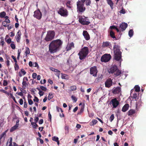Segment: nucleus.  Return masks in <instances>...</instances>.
I'll use <instances>...</instances> for the list:
<instances>
[{
  "mask_svg": "<svg viewBox=\"0 0 146 146\" xmlns=\"http://www.w3.org/2000/svg\"><path fill=\"white\" fill-rule=\"evenodd\" d=\"M119 13H122L123 14H125V9H124L123 8H122L121 10L120 11Z\"/></svg>",
  "mask_w": 146,
  "mask_h": 146,
  "instance_id": "obj_54",
  "label": "nucleus"
},
{
  "mask_svg": "<svg viewBox=\"0 0 146 146\" xmlns=\"http://www.w3.org/2000/svg\"><path fill=\"white\" fill-rule=\"evenodd\" d=\"M111 44L109 42H103L102 45L103 47H107Z\"/></svg>",
  "mask_w": 146,
  "mask_h": 146,
  "instance_id": "obj_23",
  "label": "nucleus"
},
{
  "mask_svg": "<svg viewBox=\"0 0 146 146\" xmlns=\"http://www.w3.org/2000/svg\"><path fill=\"white\" fill-rule=\"evenodd\" d=\"M8 83L5 80H3V85L4 86H6L7 85Z\"/></svg>",
  "mask_w": 146,
  "mask_h": 146,
  "instance_id": "obj_59",
  "label": "nucleus"
},
{
  "mask_svg": "<svg viewBox=\"0 0 146 146\" xmlns=\"http://www.w3.org/2000/svg\"><path fill=\"white\" fill-rule=\"evenodd\" d=\"M52 140L55 141L57 142L58 140V138L57 137L54 136L52 138Z\"/></svg>",
  "mask_w": 146,
  "mask_h": 146,
  "instance_id": "obj_48",
  "label": "nucleus"
},
{
  "mask_svg": "<svg viewBox=\"0 0 146 146\" xmlns=\"http://www.w3.org/2000/svg\"><path fill=\"white\" fill-rule=\"evenodd\" d=\"M39 120V118L38 117H35L34 119V121L36 123H37Z\"/></svg>",
  "mask_w": 146,
  "mask_h": 146,
  "instance_id": "obj_61",
  "label": "nucleus"
},
{
  "mask_svg": "<svg viewBox=\"0 0 146 146\" xmlns=\"http://www.w3.org/2000/svg\"><path fill=\"white\" fill-rule=\"evenodd\" d=\"M0 92H3L7 94V95H8V96L9 95V94L8 92L7 91L5 90H0Z\"/></svg>",
  "mask_w": 146,
  "mask_h": 146,
  "instance_id": "obj_51",
  "label": "nucleus"
},
{
  "mask_svg": "<svg viewBox=\"0 0 146 146\" xmlns=\"http://www.w3.org/2000/svg\"><path fill=\"white\" fill-rule=\"evenodd\" d=\"M112 84L113 82L111 79L109 78L105 82V86L106 88H109L112 85Z\"/></svg>",
  "mask_w": 146,
  "mask_h": 146,
  "instance_id": "obj_12",
  "label": "nucleus"
},
{
  "mask_svg": "<svg viewBox=\"0 0 146 146\" xmlns=\"http://www.w3.org/2000/svg\"><path fill=\"white\" fill-rule=\"evenodd\" d=\"M55 34V31L53 30L48 31L44 38V40L46 42L51 41L54 38Z\"/></svg>",
  "mask_w": 146,
  "mask_h": 146,
  "instance_id": "obj_4",
  "label": "nucleus"
},
{
  "mask_svg": "<svg viewBox=\"0 0 146 146\" xmlns=\"http://www.w3.org/2000/svg\"><path fill=\"white\" fill-rule=\"evenodd\" d=\"M2 23V25H3V26H4V27H7V23H6V22H5V21L3 22Z\"/></svg>",
  "mask_w": 146,
  "mask_h": 146,
  "instance_id": "obj_60",
  "label": "nucleus"
},
{
  "mask_svg": "<svg viewBox=\"0 0 146 146\" xmlns=\"http://www.w3.org/2000/svg\"><path fill=\"white\" fill-rule=\"evenodd\" d=\"M12 58L14 60L15 63H17V61L15 56H14L12 55Z\"/></svg>",
  "mask_w": 146,
  "mask_h": 146,
  "instance_id": "obj_62",
  "label": "nucleus"
},
{
  "mask_svg": "<svg viewBox=\"0 0 146 146\" xmlns=\"http://www.w3.org/2000/svg\"><path fill=\"white\" fill-rule=\"evenodd\" d=\"M70 89L68 90V92L71 93L72 91L76 90H77V88L76 86L73 85L71 86L70 87Z\"/></svg>",
  "mask_w": 146,
  "mask_h": 146,
  "instance_id": "obj_20",
  "label": "nucleus"
},
{
  "mask_svg": "<svg viewBox=\"0 0 146 146\" xmlns=\"http://www.w3.org/2000/svg\"><path fill=\"white\" fill-rule=\"evenodd\" d=\"M9 143L8 146H19L15 142H13V144H12V138L11 137L10 138Z\"/></svg>",
  "mask_w": 146,
  "mask_h": 146,
  "instance_id": "obj_22",
  "label": "nucleus"
},
{
  "mask_svg": "<svg viewBox=\"0 0 146 146\" xmlns=\"http://www.w3.org/2000/svg\"><path fill=\"white\" fill-rule=\"evenodd\" d=\"M11 48L13 49H15V46L14 44L13 43H11Z\"/></svg>",
  "mask_w": 146,
  "mask_h": 146,
  "instance_id": "obj_56",
  "label": "nucleus"
},
{
  "mask_svg": "<svg viewBox=\"0 0 146 146\" xmlns=\"http://www.w3.org/2000/svg\"><path fill=\"white\" fill-rule=\"evenodd\" d=\"M128 26V24L125 23H122L119 25V28L122 31H123L125 30Z\"/></svg>",
  "mask_w": 146,
  "mask_h": 146,
  "instance_id": "obj_14",
  "label": "nucleus"
},
{
  "mask_svg": "<svg viewBox=\"0 0 146 146\" xmlns=\"http://www.w3.org/2000/svg\"><path fill=\"white\" fill-rule=\"evenodd\" d=\"M42 13L38 9L34 11L33 16L35 18L38 20H40L42 17Z\"/></svg>",
  "mask_w": 146,
  "mask_h": 146,
  "instance_id": "obj_9",
  "label": "nucleus"
},
{
  "mask_svg": "<svg viewBox=\"0 0 146 146\" xmlns=\"http://www.w3.org/2000/svg\"><path fill=\"white\" fill-rule=\"evenodd\" d=\"M7 29L9 30L11 29L13 27L10 24H9L8 25H7Z\"/></svg>",
  "mask_w": 146,
  "mask_h": 146,
  "instance_id": "obj_58",
  "label": "nucleus"
},
{
  "mask_svg": "<svg viewBox=\"0 0 146 146\" xmlns=\"http://www.w3.org/2000/svg\"><path fill=\"white\" fill-rule=\"evenodd\" d=\"M6 15V13L5 11H3L0 13V17L3 18L5 17Z\"/></svg>",
  "mask_w": 146,
  "mask_h": 146,
  "instance_id": "obj_29",
  "label": "nucleus"
},
{
  "mask_svg": "<svg viewBox=\"0 0 146 146\" xmlns=\"http://www.w3.org/2000/svg\"><path fill=\"white\" fill-rule=\"evenodd\" d=\"M25 53L27 54H29L30 53L29 49L28 47H26V51Z\"/></svg>",
  "mask_w": 146,
  "mask_h": 146,
  "instance_id": "obj_43",
  "label": "nucleus"
},
{
  "mask_svg": "<svg viewBox=\"0 0 146 146\" xmlns=\"http://www.w3.org/2000/svg\"><path fill=\"white\" fill-rule=\"evenodd\" d=\"M43 123V120L42 119H40L38 122V123L39 124H42Z\"/></svg>",
  "mask_w": 146,
  "mask_h": 146,
  "instance_id": "obj_63",
  "label": "nucleus"
},
{
  "mask_svg": "<svg viewBox=\"0 0 146 146\" xmlns=\"http://www.w3.org/2000/svg\"><path fill=\"white\" fill-rule=\"evenodd\" d=\"M53 96L52 94L49 93L48 95V99L49 100L52 98H53Z\"/></svg>",
  "mask_w": 146,
  "mask_h": 146,
  "instance_id": "obj_50",
  "label": "nucleus"
},
{
  "mask_svg": "<svg viewBox=\"0 0 146 146\" xmlns=\"http://www.w3.org/2000/svg\"><path fill=\"white\" fill-rule=\"evenodd\" d=\"M98 122V121L96 119H93L92 120V121L91 122L90 124L91 126L94 125L96 124Z\"/></svg>",
  "mask_w": 146,
  "mask_h": 146,
  "instance_id": "obj_30",
  "label": "nucleus"
},
{
  "mask_svg": "<svg viewBox=\"0 0 146 146\" xmlns=\"http://www.w3.org/2000/svg\"><path fill=\"white\" fill-rule=\"evenodd\" d=\"M4 125V120L3 119H0V127H2Z\"/></svg>",
  "mask_w": 146,
  "mask_h": 146,
  "instance_id": "obj_41",
  "label": "nucleus"
},
{
  "mask_svg": "<svg viewBox=\"0 0 146 146\" xmlns=\"http://www.w3.org/2000/svg\"><path fill=\"white\" fill-rule=\"evenodd\" d=\"M71 98L73 100L74 102H76L77 100V98H76V97H75L73 95H72L71 96Z\"/></svg>",
  "mask_w": 146,
  "mask_h": 146,
  "instance_id": "obj_36",
  "label": "nucleus"
},
{
  "mask_svg": "<svg viewBox=\"0 0 146 146\" xmlns=\"http://www.w3.org/2000/svg\"><path fill=\"white\" fill-rule=\"evenodd\" d=\"M20 72L21 73L23 74V75H25L26 73V72L23 69H21Z\"/></svg>",
  "mask_w": 146,
  "mask_h": 146,
  "instance_id": "obj_53",
  "label": "nucleus"
},
{
  "mask_svg": "<svg viewBox=\"0 0 146 146\" xmlns=\"http://www.w3.org/2000/svg\"><path fill=\"white\" fill-rule=\"evenodd\" d=\"M70 3L71 2L70 1H68L66 3V5L67 7L70 8H71V6H70Z\"/></svg>",
  "mask_w": 146,
  "mask_h": 146,
  "instance_id": "obj_44",
  "label": "nucleus"
},
{
  "mask_svg": "<svg viewBox=\"0 0 146 146\" xmlns=\"http://www.w3.org/2000/svg\"><path fill=\"white\" fill-rule=\"evenodd\" d=\"M36 123L34 122H31V124L33 125V127L34 129H36L37 127L38 126Z\"/></svg>",
  "mask_w": 146,
  "mask_h": 146,
  "instance_id": "obj_31",
  "label": "nucleus"
},
{
  "mask_svg": "<svg viewBox=\"0 0 146 146\" xmlns=\"http://www.w3.org/2000/svg\"><path fill=\"white\" fill-rule=\"evenodd\" d=\"M15 70H18L19 68V65L17 64V63H15Z\"/></svg>",
  "mask_w": 146,
  "mask_h": 146,
  "instance_id": "obj_40",
  "label": "nucleus"
},
{
  "mask_svg": "<svg viewBox=\"0 0 146 146\" xmlns=\"http://www.w3.org/2000/svg\"><path fill=\"white\" fill-rule=\"evenodd\" d=\"M115 72V73L114 74L116 76H119L121 74V71L119 70L118 68L117 70Z\"/></svg>",
  "mask_w": 146,
  "mask_h": 146,
  "instance_id": "obj_28",
  "label": "nucleus"
},
{
  "mask_svg": "<svg viewBox=\"0 0 146 146\" xmlns=\"http://www.w3.org/2000/svg\"><path fill=\"white\" fill-rule=\"evenodd\" d=\"M33 101L35 102H38L39 101V99L36 96H35V99H33Z\"/></svg>",
  "mask_w": 146,
  "mask_h": 146,
  "instance_id": "obj_55",
  "label": "nucleus"
},
{
  "mask_svg": "<svg viewBox=\"0 0 146 146\" xmlns=\"http://www.w3.org/2000/svg\"><path fill=\"white\" fill-rule=\"evenodd\" d=\"M58 13L61 16L63 17H66L68 15L67 11L63 7L60 8L58 11Z\"/></svg>",
  "mask_w": 146,
  "mask_h": 146,
  "instance_id": "obj_7",
  "label": "nucleus"
},
{
  "mask_svg": "<svg viewBox=\"0 0 146 146\" xmlns=\"http://www.w3.org/2000/svg\"><path fill=\"white\" fill-rule=\"evenodd\" d=\"M136 113V110H135L131 109L130 110L127 112V114L129 116L131 117L134 116Z\"/></svg>",
  "mask_w": 146,
  "mask_h": 146,
  "instance_id": "obj_16",
  "label": "nucleus"
},
{
  "mask_svg": "<svg viewBox=\"0 0 146 146\" xmlns=\"http://www.w3.org/2000/svg\"><path fill=\"white\" fill-rule=\"evenodd\" d=\"M77 11L80 13L84 12L86 10L84 3H82L80 1L77 2Z\"/></svg>",
  "mask_w": 146,
  "mask_h": 146,
  "instance_id": "obj_5",
  "label": "nucleus"
},
{
  "mask_svg": "<svg viewBox=\"0 0 146 146\" xmlns=\"http://www.w3.org/2000/svg\"><path fill=\"white\" fill-rule=\"evenodd\" d=\"M74 44L73 42H72L68 44L67 47H66V51H68L70 50L72 48H74Z\"/></svg>",
  "mask_w": 146,
  "mask_h": 146,
  "instance_id": "obj_19",
  "label": "nucleus"
},
{
  "mask_svg": "<svg viewBox=\"0 0 146 146\" xmlns=\"http://www.w3.org/2000/svg\"><path fill=\"white\" fill-rule=\"evenodd\" d=\"M21 33L20 30H19L15 37L17 41L18 42H20V40L21 38Z\"/></svg>",
  "mask_w": 146,
  "mask_h": 146,
  "instance_id": "obj_17",
  "label": "nucleus"
},
{
  "mask_svg": "<svg viewBox=\"0 0 146 146\" xmlns=\"http://www.w3.org/2000/svg\"><path fill=\"white\" fill-rule=\"evenodd\" d=\"M129 107V105L128 104H126L123 107L121 110L123 112H125L128 110Z\"/></svg>",
  "mask_w": 146,
  "mask_h": 146,
  "instance_id": "obj_21",
  "label": "nucleus"
},
{
  "mask_svg": "<svg viewBox=\"0 0 146 146\" xmlns=\"http://www.w3.org/2000/svg\"><path fill=\"white\" fill-rule=\"evenodd\" d=\"M64 129L65 130V134H67L69 133V127L68 126H66L64 127Z\"/></svg>",
  "mask_w": 146,
  "mask_h": 146,
  "instance_id": "obj_33",
  "label": "nucleus"
},
{
  "mask_svg": "<svg viewBox=\"0 0 146 146\" xmlns=\"http://www.w3.org/2000/svg\"><path fill=\"white\" fill-rule=\"evenodd\" d=\"M40 88L42 90L44 91H46L47 90L46 88L43 86H40Z\"/></svg>",
  "mask_w": 146,
  "mask_h": 146,
  "instance_id": "obj_49",
  "label": "nucleus"
},
{
  "mask_svg": "<svg viewBox=\"0 0 146 146\" xmlns=\"http://www.w3.org/2000/svg\"><path fill=\"white\" fill-rule=\"evenodd\" d=\"M111 58V56L110 54H105L102 56L101 60L102 62H107L110 60Z\"/></svg>",
  "mask_w": 146,
  "mask_h": 146,
  "instance_id": "obj_10",
  "label": "nucleus"
},
{
  "mask_svg": "<svg viewBox=\"0 0 146 146\" xmlns=\"http://www.w3.org/2000/svg\"><path fill=\"white\" fill-rule=\"evenodd\" d=\"M120 47L118 45L115 44L113 47V59L121 62L122 59L121 58V52L120 50Z\"/></svg>",
  "mask_w": 146,
  "mask_h": 146,
  "instance_id": "obj_2",
  "label": "nucleus"
},
{
  "mask_svg": "<svg viewBox=\"0 0 146 146\" xmlns=\"http://www.w3.org/2000/svg\"><path fill=\"white\" fill-rule=\"evenodd\" d=\"M114 118V115L113 114H112V115H111L110 116V118H109V120H110V121L111 122L113 121V120Z\"/></svg>",
  "mask_w": 146,
  "mask_h": 146,
  "instance_id": "obj_45",
  "label": "nucleus"
},
{
  "mask_svg": "<svg viewBox=\"0 0 146 146\" xmlns=\"http://www.w3.org/2000/svg\"><path fill=\"white\" fill-rule=\"evenodd\" d=\"M89 53V49L87 47H84L82 48L78 54L80 60L85 59Z\"/></svg>",
  "mask_w": 146,
  "mask_h": 146,
  "instance_id": "obj_3",
  "label": "nucleus"
},
{
  "mask_svg": "<svg viewBox=\"0 0 146 146\" xmlns=\"http://www.w3.org/2000/svg\"><path fill=\"white\" fill-rule=\"evenodd\" d=\"M32 77L33 79H35L37 76V74L35 73H33L32 74Z\"/></svg>",
  "mask_w": 146,
  "mask_h": 146,
  "instance_id": "obj_52",
  "label": "nucleus"
},
{
  "mask_svg": "<svg viewBox=\"0 0 146 146\" xmlns=\"http://www.w3.org/2000/svg\"><path fill=\"white\" fill-rule=\"evenodd\" d=\"M56 109L57 111L58 112H59L60 111L62 113H63V111L62 109L58 106H56Z\"/></svg>",
  "mask_w": 146,
  "mask_h": 146,
  "instance_id": "obj_46",
  "label": "nucleus"
},
{
  "mask_svg": "<svg viewBox=\"0 0 146 146\" xmlns=\"http://www.w3.org/2000/svg\"><path fill=\"white\" fill-rule=\"evenodd\" d=\"M141 99H140V100H139V101L138 102H137L136 103V107L140 106L141 105Z\"/></svg>",
  "mask_w": 146,
  "mask_h": 146,
  "instance_id": "obj_38",
  "label": "nucleus"
},
{
  "mask_svg": "<svg viewBox=\"0 0 146 146\" xmlns=\"http://www.w3.org/2000/svg\"><path fill=\"white\" fill-rule=\"evenodd\" d=\"M18 127L17 126L15 125L14 126L12 127L11 129H10V131L11 132H12L14 131H15L16 130Z\"/></svg>",
  "mask_w": 146,
  "mask_h": 146,
  "instance_id": "obj_27",
  "label": "nucleus"
},
{
  "mask_svg": "<svg viewBox=\"0 0 146 146\" xmlns=\"http://www.w3.org/2000/svg\"><path fill=\"white\" fill-rule=\"evenodd\" d=\"M63 42L60 39L52 41L49 45V50L50 53H54L59 51L62 48Z\"/></svg>",
  "mask_w": 146,
  "mask_h": 146,
  "instance_id": "obj_1",
  "label": "nucleus"
},
{
  "mask_svg": "<svg viewBox=\"0 0 146 146\" xmlns=\"http://www.w3.org/2000/svg\"><path fill=\"white\" fill-rule=\"evenodd\" d=\"M110 36L113 38H116L115 36V33L112 31L111 30L110 31Z\"/></svg>",
  "mask_w": 146,
  "mask_h": 146,
  "instance_id": "obj_25",
  "label": "nucleus"
},
{
  "mask_svg": "<svg viewBox=\"0 0 146 146\" xmlns=\"http://www.w3.org/2000/svg\"><path fill=\"white\" fill-rule=\"evenodd\" d=\"M135 91L136 92H139L140 91V88L138 85H136L134 88Z\"/></svg>",
  "mask_w": 146,
  "mask_h": 146,
  "instance_id": "obj_35",
  "label": "nucleus"
},
{
  "mask_svg": "<svg viewBox=\"0 0 146 146\" xmlns=\"http://www.w3.org/2000/svg\"><path fill=\"white\" fill-rule=\"evenodd\" d=\"M28 101L29 104L30 105H31L33 104V102L31 99H28Z\"/></svg>",
  "mask_w": 146,
  "mask_h": 146,
  "instance_id": "obj_57",
  "label": "nucleus"
},
{
  "mask_svg": "<svg viewBox=\"0 0 146 146\" xmlns=\"http://www.w3.org/2000/svg\"><path fill=\"white\" fill-rule=\"evenodd\" d=\"M133 30L130 29L129 31L128 35L129 36L131 37L133 35Z\"/></svg>",
  "mask_w": 146,
  "mask_h": 146,
  "instance_id": "obj_32",
  "label": "nucleus"
},
{
  "mask_svg": "<svg viewBox=\"0 0 146 146\" xmlns=\"http://www.w3.org/2000/svg\"><path fill=\"white\" fill-rule=\"evenodd\" d=\"M22 85H23V88L25 89V87L27 85V81L23 80V82H22Z\"/></svg>",
  "mask_w": 146,
  "mask_h": 146,
  "instance_id": "obj_37",
  "label": "nucleus"
},
{
  "mask_svg": "<svg viewBox=\"0 0 146 146\" xmlns=\"http://www.w3.org/2000/svg\"><path fill=\"white\" fill-rule=\"evenodd\" d=\"M119 104V102L116 98L112 99L110 103V104H112L114 108H116Z\"/></svg>",
  "mask_w": 146,
  "mask_h": 146,
  "instance_id": "obj_11",
  "label": "nucleus"
},
{
  "mask_svg": "<svg viewBox=\"0 0 146 146\" xmlns=\"http://www.w3.org/2000/svg\"><path fill=\"white\" fill-rule=\"evenodd\" d=\"M98 71L97 66H94L90 68V74L95 77H96Z\"/></svg>",
  "mask_w": 146,
  "mask_h": 146,
  "instance_id": "obj_8",
  "label": "nucleus"
},
{
  "mask_svg": "<svg viewBox=\"0 0 146 146\" xmlns=\"http://www.w3.org/2000/svg\"><path fill=\"white\" fill-rule=\"evenodd\" d=\"M108 4L110 5V7H111V9H113V3L112 2L111 0H109L107 1Z\"/></svg>",
  "mask_w": 146,
  "mask_h": 146,
  "instance_id": "obj_26",
  "label": "nucleus"
},
{
  "mask_svg": "<svg viewBox=\"0 0 146 146\" xmlns=\"http://www.w3.org/2000/svg\"><path fill=\"white\" fill-rule=\"evenodd\" d=\"M19 103L21 105H22L23 104V100L22 99H19Z\"/></svg>",
  "mask_w": 146,
  "mask_h": 146,
  "instance_id": "obj_64",
  "label": "nucleus"
},
{
  "mask_svg": "<svg viewBox=\"0 0 146 146\" xmlns=\"http://www.w3.org/2000/svg\"><path fill=\"white\" fill-rule=\"evenodd\" d=\"M117 70V67L116 66L114 65L111 67L108 70V72L109 73L112 74L115 73L116 71Z\"/></svg>",
  "mask_w": 146,
  "mask_h": 146,
  "instance_id": "obj_13",
  "label": "nucleus"
},
{
  "mask_svg": "<svg viewBox=\"0 0 146 146\" xmlns=\"http://www.w3.org/2000/svg\"><path fill=\"white\" fill-rule=\"evenodd\" d=\"M90 0H86V5L87 6H90L91 4Z\"/></svg>",
  "mask_w": 146,
  "mask_h": 146,
  "instance_id": "obj_42",
  "label": "nucleus"
},
{
  "mask_svg": "<svg viewBox=\"0 0 146 146\" xmlns=\"http://www.w3.org/2000/svg\"><path fill=\"white\" fill-rule=\"evenodd\" d=\"M5 135V132H3L0 135V145L1 144V139Z\"/></svg>",
  "mask_w": 146,
  "mask_h": 146,
  "instance_id": "obj_47",
  "label": "nucleus"
},
{
  "mask_svg": "<svg viewBox=\"0 0 146 146\" xmlns=\"http://www.w3.org/2000/svg\"><path fill=\"white\" fill-rule=\"evenodd\" d=\"M120 91L121 88L119 87H117L115 88H113L112 90V92L114 94H118Z\"/></svg>",
  "mask_w": 146,
  "mask_h": 146,
  "instance_id": "obj_18",
  "label": "nucleus"
},
{
  "mask_svg": "<svg viewBox=\"0 0 146 146\" xmlns=\"http://www.w3.org/2000/svg\"><path fill=\"white\" fill-rule=\"evenodd\" d=\"M139 96L138 94H137L136 93H134L133 94L132 98H133V99H134L135 100L137 101L139 99Z\"/></svg>",
  "mask_w": 146,
  "mask_h": 146,
  "instance_id": "obj_24",
  "label": "nucleus"
},
{
  "mask_svg": "<svg viewBox=\"0 0 146 146\" xmlns=\"http://www.w3.org/2000/svg\"><path fill=\"white\" fill-rule=\"evenodd\" d=\"M50 70L54 72H56L59 73L60 72V71L58 69H56L52 67L50 68Z\"/></svg>",
  "mask_w": 146,
  "mask_h": 146,
  "instance_id": "obj_34",
  "label": "nucleus"
},
{
  "mask_svg": "<svg viewBox=\"0 0 146 146\" xmlns=\"http://www.w3.org/2000/svg\"><path fill=\"white\" fill-rule=\"evenodd\" d=\"M83 35L86 40H88L90 39V35L87 31L86 30L83 31Z\"/></svg>",
  "mask_w": 146,
  "mask_h": 146,
  "instance_id": "obj_15",
  "label": "nucleus"
},
{
  "mask_svg": "<svg viewBox=\"0 0 146 146\" xmlns=\"http://www.w3.org/2000/svg\"><path fill=\"white\" fill-rule=\"evenodd\" d=\"M79 21L82 25H88L90 23L88 19L85 17H79Z\"/></svg>",
  "mask_w": 146,
  "mask_h": 146,
  "instance_id": "obj_6",
  "label": "nucleus"
},
{
  "mask_svg": "<svg viewBox=\"0 0 146 146\" xmlns=\"http://www.w3.org/2000/svg\"><path fill=\"white\" fill-rule=\"evenodd\" d=\"M61 74V78L62 79H67V75L66 74Z\"/></svg>",
  "mask_w": 146,
  "mask_h": 146,
  "instance_id": "obj_39",
  "label": "nucleus"
}]
</instances>
